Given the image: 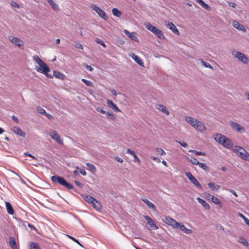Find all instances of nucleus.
I'll list each match as a JSON object with an SVG mask.
<instances>
[{
  "mask_svg": "<svg viewBox=\"0 0 249 249\" xmlns=\"http://www.w3.org/2000/svg\"><path fill=\"white\" fill-rule=\"evenodd\" d=\"M49 134L51 138L54 140L59 144L61 145L63 144V140L55 130L53 129L50 130Z\"/></svg>",
  "mask_w": 249,
  "mask_h": 249,
  "instance_id": "obj_9",
  "label": "nucleus"
},
{
  "mask_svg": "<svg viewBox=\"0 0 249 249\" xmlns=\"http://www.w3.org/2000/svg\"><path fill=\"white\" fill-rule=\"evenodd\" d=\"M232 25L233 26L236 28L237 29L242 31L243 32H246L247 30L245 28L244 26L242 24L239 23L238 21L236 20H233L232 22Z\"/></svg>",
  "mask_w": 249,
  "mask_h": 249,
  "instance_id": "obj_16",
  "label": "nucleus"
},
{
  "mask_svg": "<svg viewBox=\"0 0 249 249\" xmlns=\"http://www.w3.org/2000/svg\"><path fill=\"white\" fill-rule=\"evenodd\" d=\"M51 180L53 183H58L59 184L69 189H72L73 186L68 183L64 178L57 175L53 176Z\"/></svg>",
  "mask_w": 249,
  "mask_h": 249,
  "instance_id": "obj_3",
  "label": "nucleus"
},
{
  "mask_svg": "<svg viewBox=\"0 0 249 249\" xmlns=\"http://www.w3.org/2000/svg\"><path fill=\"white\" fill-rule=\"evenodd\" d=\"M144 218L147 221L148 224L149 225V227L148 228V230H157L158 229V227L157 226L155 222L149 216L145 215L144 216Z\"/></svg>",
  "mask_w": 249,
  "mask_h": 249,
  "instance_id": "obj_10",
  "label": "nucleus"
},
{
  "mask_svg": "<svg viewBox=\"0 0 249 249\" xmlns=\"http://www.w3.org/2000/svg\"><path fill=\"white\" fill-rule=\"evenodd\" d=\"M144 25L148 30L152 32L155 35H156L160 39H164V36L162 32L158 29L156 27L153 26L149 22H145Z\"/></svg>",
  "mask_w": 249,
  "mask_h": 249,
  "instance_id": "obj_5",
  "label": "nucleus"
},
{
  "mask_svg": "<svg viewBox=\"0 0 249 249\" xmlns=\"http://www.w3.org/2000/svg\"><path fill=\"white\" fill-rule=\"evenodd\" d=\"M189 161L194 165H198L199 163V161L196 158H192L191 159L189 160Z\"/></svg>",
  "mask_w": 249,
  "mask_h": 249,
  "instance_id": "obj_45",
  "label": "nucleus"
},
{
  "mask_svg": "<svg viewBox=\"0 0 249 249\" xmlns=\"http://www.w3.org/2000/svg\"><path fill=\"white\" fill-rule=\"evenodd\" d=\"M186 121L197 131L203 132L206 129L204 124L201 122L192 117H186Z\"/></svg>",
  "mask_w": 249,
  "mask_h": 249,
  "instance_id": "obj_2",
  "label": "nucleus"
},
{
  "mask_svg": "<svg viewBox=\"0 0 249 249\" xmlns=\"http://www.w3.org/2000/svg\"><path fill=\"white\" fill-rule=\"evenodd\" d=\"M142 200L149 208L153 210L154 212L157 211V208L153 203L151 202L146 198H143L142 199Z\"/></svg>",
  "mask_w": 249,
  "mask_h": 249,
  "instance_id": "obj_20",
  "label": "nucleus"
},
{
  "mask_svg": "<svg viewBox=\"0 0 249 249\" xmlns=\"http://www.w3.org/2000/svg\"><path fill=\"white\" fill-rule=\"evenodd\" d=\"M132 58L135 60V61L140 66H143L142 60L138 55L134 53H133Z\"/></svg>",
  "mask_w": 249,
  "mask_h": 249,
  "instance_id": "obj_24",
  "label": "nucleus"
},
{
  "mask_svg": "<svg viewBox=\"0 0 249 249\" xmlns=\"http://www.w3.org/2000/svg\"><path fill=\"white\" fill-rule=\"evenodd\" d=\"M232 54L234 57L238 59L239 61H241L245 64L248 63L249 59L243 53L237 51L233 50L232 52Z\"/></svg>",
  "mask_w": 249,
  "mask_h": 249,
  "instance_id": "obj_6",
  "label": "nucleus"
},
{
  "mask_svg": "<svg viewBox=\"0 0 249 249\" xmlns=\"http://www.w3.org/2000/svg\"><path fill=\"white\" fill-rule=\"evenodd\" d=\"M238 241L240 243H242L245 246L247 247L249 246V243H248V241H247V240L246 239H245L243 237H240L239 238Z\"/></svg>",
  "mask_w": 249,
  "mask_h": 249,
  "instance_id": "obj_38",
  "label": "nucleus"
},
{
  "mask_svg": "<svg viewBox=\"0 0 249 249\" xmlns=\"http://www.w3.org/2000/svg\"><path fill=\"white\" fill-rule=\"evenodd\" d=\"M133 157H134V160H133V161H134V162L137 161V162H138V163H139V164H140V163H141V160H140L139 159V158H138V157L137 156V155H136V154H135Z\"/></svg>",
  "mask_w": 249,
  "mask_h": 249,
  "instance_id": "obj_56",
  "label": "nucleus"
},
{
  "mask_svg": "<svg viewBox=\"0 0 249 249\" xmlns=\"http://www.w3.org/2000/svg\"><path fill=\"white\" fill-rule=\"evenodd\" d=\"M169 225L174 228H178V226H179V223L178 222L174 219L172 218V219H170Z\"/></svg>",
  "mask_w": 249,
  "mask_h": 249,
  "instance_id": "obj_33",
  "label": "nucleus"
},
{
  "mask_svg": "<svg viewBox=\"0 0 249 249\" xmlns=\"http://www.w3.org/2000/svg\"><path fill=\"white\" fill-rule=\"evenodd\" d=\"M157 109L164 113L166 115H168L169 114V111L167 109L165 106L161 104H157L156 106Z\"/></svg>",
  "mask_w": 249,
  "mask_h": 249,
  "instance_id": "obj_21",
  "label": "nucleus"
},
{
  "mask_svg": "<svg viewBox=\"0 0 249 249\" xmlns=\"http://www.w3.org/2000/svg\"><path fill=\"white\" fill-rule=\"evenodd\" d=\"M176 142L179 143L182 146L184 147H187L188 146L187 143L186 142H180L178 141H176Z\"/></svg>",
  "mask_w": 249,
  "mask_h": 249,
  "instance_id": "obj_53",
  "label": "nucleus"
},
{
  "mask_svg": "<svg viewBox=\"0 0 249 249\" xmlns=\"http://www.w3.org/2000/svg\"><path fill=\"white\" fill-rule=\"evenodd\" d=\"M233 151L242 160L249 161V153L243 147L239 146H235Z\"/></svg>",
  "mask_w": 249,
  "mask_h": 249,
  "instance_id": "obj_4",
  "label": "nucleus"
},
{
  "mask_svg": "<svg viewBox=\"0 0 249 249\" xmlns=\"http://www.w3.org/2000/svg\"><path fill=\"white\" fill-rule=\"evenodd\" d=\"M9 40L13 44L17 45L19 47H21L23 46V42L18 38L9 36L8 37Z\"/></svg>",
  "mask_w": 249,
  "mask_h": 249,
  "instance_id": "obj_11",
  "label": "nucleus"
},
{
  "mask_svg": "<svg viewBox=\"0 0 249 249\" xmlns=\"http://www.w3.org/2000/svg\"><path fill=\"white\" fill-rule=\"evenodd\" d=\"M48 3L51 5L52 9L55 11H58L59 10V6L57 4L55 3L53 0H46Z\"/></svg>",
  "mask_w": 249,
  "mask_h": 249,
  "instance_id": "obj_23",
  "label": "nucleus"
},
{
  "mask_svg": "<svg viewBox=\"0 0 249 249\" xmlns=\"http://www.w3.org/2000/svg\"><path fill=\"white\" fill-rule=\"evenodd\" d=\"M75 46L77 49H80L83 50V46L81 44H80L79 43H76Z\"/></svg>",
  "mask_w": 249,
  "mask_h": 249,
  "instance_id": "obj_57",
  "label": "nucleus"
},
{
  "mask_svg": "<svg viewBox=\"0 0 249 249\" xmlns=\"http://www.w3.org/2000/svg\"><path fill=\"white\" fill-rule=\"evenodd\" d=\"M126 153L132 155L133 156H134L136 154L135 152L134 151L131 150L130 149H127Z\"/></svg>",
  "mask_w": 249,
  "mask_h": 249,
  "instance_id": "obj_55",
  "label": "nucleus"
},
{
  "mask_svg": "<svg viewBox=\"0 0 249 249\" xmlns=\"http://www.w3.org/2000/svg\"><path fill=\"white\" fill-rule=\"evenodd\" d=\"M90 8L95 11L98 15L104 20H107L108 18L106 13L100 7H98L94 4L90 5Z\"/></svg>",
  "mask_w": 249,
  "mask_h": 249,
  "instance_id": "obj_7",
  "label": "nucleus"
},
{
  "mask_svg": "<svg viewBox=\"0 0 249 249\" xmlns=\"http://www.w3.org/2000/svg\"><path fill=\"white\" fill-rule=\"evenodd\" d=\"M5 204L8 213L10 214H13L14 211L11 204L8 202H6Z\"/></svg>",
  "mask_w": 249,
  "mask_h": 249,
  "instance_id": "obj_29",
  "label": "nucleus"
},
{
  "mask_svg": "<svg viewBox=\"0 0 249 249\" xmlns=\"http://www.w3.org/2000/svg\"><path fill=\"white\" fill-rule=\"evenodd\" d=\"M85 199L86 201H87L88 202H89L90 203L95 200V199L94 198L89 195H87L85 196Z\"/></svg>",
  "mask_w": 249,
  "mask_h": 249,
  "instance_id": "obj_40",
  "label": "nucleus"
},
{
  "mask_svg": "<svg viewBox=\"0 0 249 249\" xmlns=\"http://www.w3.org/2000/svg\"><path fill=\"white\" fill-rule=\"evenodd\" d=\"M115 159L117 161H118V162H123V160L122 158H120V157H115Z\"/></svg>",
  "mask_w": 249,
  "mask_h": 249,
  "instance_id": "obj_61",
  "label": "nucleus"
},
{
  "mask_svg": "<svg viewBox=\"0 0 249 249\" xmlns=\"http://www.w3.org/2000/svg\"><path fill=\"white\" fill-rule=\"evenodd\" d=\"M24 155L26 156L30 157L31 158H32L33 159L36 160V158L34 156H33L31 154L29 153L28 152L24 153Z\"/></svg>",
  "mask_w": 249,
  "mask_h": 249,
  "instance_id": "obj_59",
  "label": "nucleus"
},
{
  "mask_svg": "<svg viewBox=\"0 0 249 249\" xmlns=\"http://www.w3.org/2000/svg\"><path fill=\"white\" fill-rule=\"evenodd\" d=\"M53 76L59 79L63 80L65 78L64 75L59 71H53Z\"/></svg>",
  "mask_w": 249,
  "mask_h": 249,
  "instance_id": "obj_30",
  "label": "nucleus"
},
{
  "mask_svg": "<svg viewBox=\"0 0 249 249\" xmlns=\"http://www.w3.org/2000/svg\"><path fill=\"white\" fill-rule=\"evenodd\" d=\"M199 61L200 62L201 64L206 68H208L211 69H213V67L212 65L208 62L204 61L202 59H199Z\"/></svg>",
  "mask_w": 249,
  "mask_h": 249,
  "instance_id": "obj_34",
  "label": "nucleus"
},
{
  "mask_svg": "<svg viewBox=\"0 0 249 249\" xmlns=\"http://www.w3.org/2000/svg\"><path fill=\"white\" fill-rule=\"evenodd\" d=\"M28 226L29 228H30L31 230L35 231L36 230V228L33 225L29 223Z\"/></svg>",
  "mask_w": 249,
  "mask_h": 249,
  "instance_id": "obj_63",
  "label": "nucleus"
},
{
  "mask_svg": "<svg viewBox=\"0 0 249 249\" xmlns=\"http://www.w3.org/2000/svg\"><path fill=\"white\" fill-rule=\"evenodd\" d=\"M189 152L195 153V154H197L198 155L206 156V153L205 152H203L197 151L195 150H189Z\"/></svg>",
  "mask_w": 249,
  "mask_h": 249,
  "instance_id": "obj_44",
  "label": "nucleus"
},
{
  "mask_svg": "<svg viewBox=\"0 0 249 249\" xmlns=\"http://www.w3.org/2000/svg\"><path fill=\"white\" fill-rule=\"evenodd\" d=\"M11 118H12V119L14 122H16V123H18V118H17L16 116H15L13 115V116H12V117H11Z\"/></svg>",
  "mask_w": 249,
  "mask_h": 249,
  "instance_id": "obj_60",
  "label": "nucleus"
},
{
  "mask_svg": "<svg viewBox=\"0 0 249 249\" xmlns=\"http://www.w3.org/2000/svg\"><path fill=\"white\" fill-rule=\"evenodd\" d=\"M67 236L70 238L71 239L72 241H73L74 242H75V243H76L77 244H78L80 246L82 247H83V245L79 242V241L78 240H77L76 238L72 237L71 236H70V235H67Z\"/></svg>",
  "mask_w": 249,
  "mask_h": 249,
  "instance_id": "obj_47",
  "label": "nucleus"
},
{
  "mask_svg": "<svg viewBox=\"0 0 249 249\" xmlns=\"http://www.w3.org/2000/svg\"><path fill=\"white\" fill-rule=\"evenodd\" d=\"M107 106L112 108L115 112H121L120 109L113 102L109 99L107 100Z\"/></svg>",
  "mask_w": 249,
  "mask_h": 249,
  "instance_id": "obj_15",
  "label": "nucleus"
},
{
  "mask_svg": "<svg viewBox=\"0 0 249 249\" xmlns=\"http://www.w3.org/2000/svg\"><path fill=\"white\" fill-rule=\"evenodd\" d=\"M186 176L188 178L190 181L198 189H202V186L199 182L196 180V179L193 176L192 173L190 172H187L185 173Z\"/></svg>",
  "mask_w": 249,
  "mask_h": 249,
  "instance_id": "obj_8",
  "label": "nucleus"
},
{
  "mask_svg": "<svg viewBox=\"0 0 249 249\" xmlns=\"http://www.w3.org/2000/svg\"><path fill=\"white\" fill-rule=\"evenodd\" d=\"M37 111L39 113L41 114L44 115L46 114L45 110L40 107H37Z\"/></svg>",
  "mask_w": 249,
  "mask_h": 249,
  "instance_id": "obj_49",
  "label": "nucleus"
},
{
  "mask_svg": "<svg viewBox=\"0 0 249 249\" xmlns=\"http://www.w3.org/2000/svg\"><path fill=\"white\" fill-rule=\"evenodd\" d=\"M124 33L132 40L138 41V39L135 33H130L127 30H124Z\"/></svg>",
  "mask_w": 249,
  "mask_h": 249,
  "instance_id": "obj_17",
  "label": "nucleus"
},
{
  "mask_svg": "<svg viewBox=\"0 0 249 249\" xmlns=\"http://www.w3.org/2000/svg\"><path fill=\"white\" fill-rule=\"evenodd\" d=\"M29 249H41L38 245L35 242H29Z\"/></svg>",
  "mask_w": 249,
  "mask_h": 249,
  "instance_id": "obj_35",
  "label": "nucleus"
},
{
  "mask_svg": "<svg viewBox=\"0 0 249 249\" xmlns=\"http://www.w3.org/2000/svg\"><path fill=\"white\" fill-rule=\"evenodd\" d=\"M9 244L12 249H17V245L15 238L13 237L9 238Z\"/></svg>",
  "mask_w": 249,
  "mask_h": 249,
  "instance_id": "obj_31",
  "label": "nucleus"
},
{
  "mask_svg": "<svg viewBox=\"0 0 249 249\" xmlns=\"http://www.w3.org/2000/svg\"><path fill=\"white\" fill-rule=\"evenodd\" d=\"M74 182H75V184H76V185L78 187H79L80 188H83L84 185H83V184L82 183H81V182H79V181H77V180H75Z\"/></svg>",
  "mask_w": 249,
  "mask_h": 249,
  "instance_id": "obj_54",
  "label": "nucleus"
},
{
  "mask_svg": "<svg viewBox=\"0 0 249 249\" xmlns=\"http://www.w3.org/2000/svg\"><path fill=\"white\" fill-rule=\"evenodd\" d=\"M92 207H94L96 210L100 211L102 208V205L100 202L95 199L94 201L91 203Z\"/></svg>",
  "mask_w": 249,
  "mask_h": 249,
  "instance_id": "obj_25",
  "label": "nucleus"
},
{
  "mask_svg": "<svg viewBox=\"0 0 249 249\" xmlns=\"http://www.w3.org/2000/svg\"><path fill=\"white\" fill-rule=\"evenodd\" d=\"M155 151L157 153L160 154V155H163L165 154L164 151L160 148H157L155 149Z\"/></svg>",
  "mask_w": 249,
  "mask_h": 249,
  "instance_id": "obj_46",
  "label": "nucleus"
},
{
  "mask_svg": "<svg viewBox=\"0 0 249 249\" xmlns=\"http://www.w3.org/2000/svg\"><path fill=\"white\" fill-rule=\"evenodd\" d=\"M79 172L83 176H86L87 175V173L85 169H80Z\"/></svg>",
  "mask_w": 249,
  "mask_h": 249,
  "instance_id": "obj_64",
  "label": "nucleus"
},
{
  "mask_svg": "<svg viewBox=\"0 0 249 249\" xmlns=\"http://www.w3.org/2000/svg\"><path fill=\"white\" fill-rule=\"evenodd\" d=\"M211 201L215 204H219L220 203V200L213 196H211Z\"/></svg>",
  "mask_w": 249,
  "mask_h": 249,
  "instance_id": "obj_43",
  "label": "nucleus"
},
{
  "mask_svg": "<svg viewBox=\"0 0 249 249\" xmlns=\"http://www.w3.org/2000/svg\"><path fill=\"white\" fill-rule=\"evenodd\" d=\"M11 130L15 134L19 135L22 137H25L26 136L25 133L22 131V130L18 127L14 126L11 129Z\"/></svg>",
  "mask_w": 249,
  "mask_h": 249,
  "instance_id": "obj_14",
  "label": "nucleus"
},
{
  "mask_svg": "<svg viewBox=\"0 0 249 249\" xmlns=\"http://www.w3.org/2000/svg\"><path fill=\"white\" fill-rule=\"evenodd\" d=\"M230 124L231 127L233 129H234L237 132H244V129L243 127H242L240 124L233 121H231Z\"/></svg>",
  "mask_w": 249,
  "mask_h": 249,
  "instance_id": "obj_12",
  "label": "nucleus"
},
{
  "mask_svg": "<svg viewBox=\"0 0 249 249\" xmlns=\"http://www.w3.org/2000/svg\"><path fill=\"white\" fill-rule=\"evenodd\" d=\"M96 42L101 45L102 46H103L104 47L106 48V46L104 43V42L103 41V40L99 39V38H97L96 40Z\"/></svg>",
  "mask_w": 249,
  "mask_h": 249,
  "instance_id": "obj_50",
  "label": "nucleus"
},
{
  "mask_svg": "<svg viewBox=\"0 0 249 249\" xmlns=\"http://www.w3.org/2000/svg\"><path fill=\"white\" fill-rule=\"evenodd\" d=\"M170 219H172V217H170L169 216H162L161 217V221H162V222L169 225H170Z\"/></svg>",
  "mask_w": 249,
  "mask_h": 249,
  "instance_id": "obj_36",
  "label": "nucleus"
},
{
  "mask_svg": "<svg viewBox=\"0 0 249 249\" xmlns=\"http://www.w3.org/2000/svg\"><path fill=\"white\" fill-rule=\"evenodd\" d=\"M86 165L92 173H94L97 171L96 168L93 164L90 163H87Z\"/></svg>",
  "mask_w": 249,
  "mask_h": 249,
  "instance_id": "obj_32",
  "label": "nucleus"
},
{
  "mask_svg": "<svg viewBox=\"0 0 249 249\" xmlns=\"http://www.w3.org/2000/svg\"><path fill=\"white\" fill-rule=\"evenodd\" d=\"M198 3H199L203 8L207 10H211V8L207 4L204 2L202 0H195Z\"/></svg>",
  "mask_w": 249,
  "mask_h": 249,
  "instance_id": "obj_27",
  "label": "nucleus"
},
{
  "mask_svg": "<svg viewBox=\"0 0 249 249\" xmlns=\"http://www.w3.org/2000/svg\"><path fill=\"white\" fill-rule=\"evenodd\" d=\"M238 215L244 220L246 224L249 226V219L241 213H239Z\"/></svg>",
  "mask_w": 249,
  "mask_h": 249,
  "instance_id": "obj_42",
  "label": "nucleus"
},
{
  "mask_svg": "<svg viewBox=\"0 0 249 249\" xmlns=\"http://www.w3.org/2000/svg\"><path fill=\"white\" fill-rule=\"evenodd\" d=\"M197 200H198V202L202 204V205L206 209H210V206L209 204L205 201L204 200L199 198L197 197Z\"/></svg>",
  "mask_w": 249,
  "mask_h": 249,
  "instance_id": "obj_28",
  "label": "nucleus"
},
{
  "mask_svg": "<svg viewBox=\"0 0 249 249\" xmlns=\"http://www.w3.org/2000/svg\"><path fill=\"white\" fill-rule=\"evenodd\" d=\"M112 12L113 15L117 17H120L122 15V12L116 8L112 9Z\"/></svg>",
  "mask_w": 249,
  "mask_h": 249,
  "instance_id": "obj_37",
  "label": "nucleus"
},
{
  "mask_svg": "<svg viewBox=\"0 0 249 249\" xmlns=\"http://www.w3.org/2000/svg\"><path fill=\"white\" fill-rule=\"evenodd\" d=\"M222 145L225 148L231 149L232 148L233 144L231 141L227 137H226L225 139L223 141Z\"/></svg>",
  "mask_w": 249,
  "mask_h": 249,
  "instance_id": "obj_19",
  "label": "nucleus"
},
{
  "mask_svg": "<svg viewBox=\"0 0 249 249\" xmlns=\"http://www.w3.org/2000/svg\"><path fill=\"white\" fill-rule=\"evenodd\" d=\"M208 187L212 190L218 191V190L220 188V186L218 185H216L212 182H209L208 184Z\"/></svg>",
  "mask_w": 249,
  "mask_h": 249,
  "instance_id": "obj_26",
  "label": "nucleus"
},
{
  "mask_svg": "<svg viewBox=\"0 0 249 249\" xmlns=\"http://www.w3.org/2000/svg\"><path fill=\"white\" fill-rule=\"evenodd\" d=\"M152 159L153 160H154V161H157V162H160V160L159 158L153 157L152 158Z\"/></svg>",
  "mask_w": 249,
  "mask_h": 249,
  "instance_id": "obj_62",
  "label": "nucleus"
},
{
  "mask_svg": "<svg viewBox=\"0 0 249 249\" xmlns=\"http://www.w3.org/2000/svg\"><path fill=\"white\" fill-rule=\"evenodd\" d=\"M97 110L102 114H106V111H104L102 107H98Z\"/></svg>",
  "mask_w": 249,
  "mask_h": 249,
  "instance_id": "obj_58",
  "label": "nucleus"
},
{
  "mask_svg": "<svg viewBox=\"0 0 249 249\" xmlns=\"http://www.w3.org/2000/svg\"><path fill=\"white\" fill-rule=\"evenodd\" d=\"M226 137V136L221 134L217 133L214 135V139L216 142L222 145L223 141L225 139Z\"/></svg>",
  "mask_w": 249,
  "mask_h": 249,
  "instance_id": "obj_18",
  "label": "nucleus"
},
{
  "mask_svg": "<svg viewBox=\"0 0 249 249\" xmlns=\"http://www.w3.org/2000/svg\"><path fill=\"white\" fill-rule=\"evenodd\" d=\"M180 231H183L186 234H191L192 233V230L191 229H187L184 225H181L179 223V226L178 227Z\"/></svg>",
  "mask_w": 249,
  "mask_h": 249,
  "instance_id": "obj_22",
  "label": "nucleus"
},
{
  "mask_svg": "<svg viewBox=\"0 0 249 249\" xmlns=\"http://www.w3.org/2000/svg\"><path fill=\"white\" fill-rule=\"evenodd\" d=\"M107 117L110 119L114 120L115 117L114 115V114L112 113L109 112H106V113Z\"/></svg>",
  "mask_w": 249,
  "mask_h": 249,
  "instance_id": "obj_48",
  "label": "nucleus"
},
{
  "mask_svg": "<svg viewBox=\"0 0 249 249\" xmlns=\"http://www.w3.org/2000/svg\"><path fill=\"white\" fill-rule=\"evenodd\" d=\"M83 66L90 71H92L93 70L91 66L88 65L87 63H84Z\"/></svg>",
  "mask_w": 249,
  "mask_h": 249,
  "instance_id": "obj_52",
  "label": "nucleus"
},
{
  "mask_svg": "<svg viewBox=\"0 0 249 249\" xmlns=\"http://www.w3.org/2000/svg\"><path fill=\"white\" fill-rule=\"evenodd\" d=\"M33 59L39 66V67L36 66L35 68L37 72L44 74L48 78H53L52 75L48 73V72L50 71V69L43 60H42L37 55H34L33 56Z\"/></svg>",
  "mask_w": 249,
  "mask_h": 249,
  "instance_id": "obj_1",
  "label": "nucleus"
},
{
  "mask_svg": "<svg viewBox=\"0 0 249 249\" xmlns=\"http://www.w3.org/2000/svg\"><path fill=\"white\" fill-rule=\"evenodd\" d=\"M81 81L85 84L86 85L89 87H92L93 86V83L90 81L87 80L85 79H82Z\"/></svg>",
  "mask_w": 249,
  "mask_h": 249,
  "instance_id": "obj_41",
  "label": "nucleus"
},
{
  "mask_svg": "<svg viewBox=\"0 0 249 249\" xmlns=\"http://www.w3.org/2000/svg\"><path fill=\"white\" fill-rule=\"evenodd\" d=\"M201 168L203 169L204 170L207 171H208L209 168L208 166L204 163L199 162L198 165Z\"/></svg>",
  "mask_w": 249,
  "mask_h": 249,
  "instance_id": "obj_39",
  "label": "nucleus"
},
{
  "mask_svg": "<svg viewBox=\"0 0 249 249\" xmlns=\"http://www.w3.org/2000/svg\"><path fill=\"white\" fill-rule=\"evenodd\" d=\"M165 26L170 29L174 34L179 35V33L175 25L171 22H165Z\"/></svg>",
  "mask_w": 249,
  "mask_h": 249,
  "instance_id": "obj_13",
  "label": "nucleus"
},
{
  "mask_svg": "<svg viewBox=\"0 0 249 249\" xmlns=\"http://www.w3.org/2000/svg\"><path fill=\"white\" fill-rule=\"evenodd\" d=\"M10 5L13 7H16L17 8H19L20 7L19 5L14 1H12L10 2Z\"/></svg>",
  "mask_w": 249,
  "mask_h": 249,
  "instance_id": "obj_51",
  "label": "nucleus"
}]
</instances>
